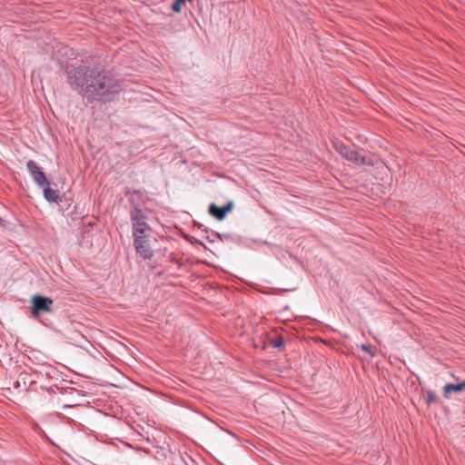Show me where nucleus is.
Segmentation results:
<instances>
[{
  "instance_id": "f03ea898",
  "label": "nucleus",
  "mask_w": 465,
  "mask_h": 465,
  "mask_svg": "<svg viewBox=\"0 0 465 465\" xmlns=\"http://www.w3.org/2000/svg\"><path fill=\"white\" fill-rule=\"evenodd\" d=\"M130 219L132 223L133 236L146 234L151 232V227L146 223V215L143 211L137 206H134L130 213Z\"/></svg>"
},
{
  "instance_id": "7ed1b4c3",
  "label": "nucleus",
  "mask_w": 465,
  "mask_h": 465,
  "mask_svg": "<svg viewBox=\"0 0 465 465\" xmlns=\"http://www.w3.org/2000/svg\"><path fill=\"white\" fill-rule=\"evenodd\" d=\"M335 150L346 160L357 165H372V162L361 155L359 152L352 150L350 146L341 142L336 141L333 143Z\"/></svg>"
},
{
  "instance_id": "20e7f679",
  "label": "nucleus",
  "mask_w": 465,
  "mask_h": 465,
  "mask_svg": "<svg viewBox=\"0 0 465 465\" xmlns=\"http://www.w3.org/2000/svg\"><path fill=\"white\" fill-rule=\"evenodd\" d=\"M54 302L52 299L35 295L31 299V313L35 318H37L42 313H49L52 312V305Z\"/></svg>"
},
{
  "instance_id": "ddd939ff",
  "label": "nucleus",
  "mask_w": 465,
  "mask_h": 465,
  "mask_svg": "<svg viewBox=\"0 0 465 465\" xmlns=\"http://www.w3.org/2000/svg\"><path fill=\"white\" fill-rule=\"evenodd\" d=\"M451 392V390L448 388V384L444 386L443 389V396L448 399L450 397V393Z\"/></svg>"
},
{
  "instance_id": "9d476101",
  "label": "nucleus",
  "mask_w": 465,
  "mask_h": 465,
  "mask_svg": "<svg viewBox=\"0 0 465 465\" xmlns=\"http://www.w3.org/2000/svg\"><path fill=\"white\" fill-rule=\"evenodd\" d=\"M361 349L363 351H366L368 352L369 354H371V356H374L375 355V352H376V349L374 347H372L371 345L370 344H362L361 346Z\"/></svg>"
},
{
  "instance_id": "1a4fd4ad",
  "label": "nucleus",
  "mask_w": 465,
  "mask_h": 465,
  "mask_svg": "<svg viewBox=\"0 0 465 465\" xmlns=\"http://www.w3.org/2000/svg\"><path fill=\"white\" fill-rule=\"evenodd\" d=\"M448 388L451 390V392H460L465 389V380L458 384L448 383Z\"/></svg>"
},
{
  "instance_id": "f257e3e1",
  "label": "nucleus",
  "mask_w": 465,
  "mask_h": 465,
  "mask_svg": "<svg viewBox=\"0 0 465 465\" xmlns=\"http://www.w3.org/2000/svg\"><path fill=\"white\" fill-rule=\"evenodd\" d=\"M67 81L74 91L88 101L99 99L121 90L118 81L109 72L87 65L69 68Z\"/></svg>"
},
{
  "instance_id": "6e6552de",
  "label": "nucleus",
  "mask_w": 465,
  "mask_h": 465,
  "mask_svg": "<svg viewBox=\"0 0 465 465\" xmlns=\"http://www.w3.org/2000/svg\"><path fill=\"white\" fill-rule=\"evenodd\" d=\"M44 191V196L49 203H58L61 202V197L56 190L52 189L49 184L41 186Z\"/></svg>"
},
{
  "instance_id": "0eeeda50",
  "label": "nucleus",
  "mask_w": 465,
  "mask_h": 465,
  "mask_svg": "<svg viewBox=\"0 0 465 465\" xmlns=\"http://www.w3.org/2000/svg\"><path fill=\"white\" fill-rule=\"evenodd\" d=\"M232 206L233 203L232 202L228 203L226 205L223 207H219L216 204L212 203L209 206V213L217 220L222 221L225 218L227 213L232 209Z\"/></svg>"
},
{
  "instance_id": "423d86ee",
  "label": "nucleus",
  "mask_w": 465,
  "mask_h": 465,
  "mask_svg": "<svg viewBox=\"0 0 465 465\" xmlns=\"http://www.w3.org/2000/svg\"><path fill=\"white\" fill-rule=\"evenodd\" d=\"M27 171L29 172L30 175L32 176L34 182L38 186H45L48 185V181L45 177V174L44 172L40 169V167L37 165V163L33 161L29 160L26 163Z\"/></svg>"
},
{
  "instance_id": "f8f14e48",
  "label": "nucleus",
  "mask_w": 465,
  "mask_h": 465,
  "mask_svg": "<svg viewBox=\"0 0 465 465\" xmlns=\"http://www.w3.org/2000/svg\"><path fill=\"white\" fill-rule=\"evenodd\" d=\"M272 345L274 348L281 349L284 345V340L282 337H278L272 341Z\"/></svg>"
},
{
  "instance_id": "9b49d317",
  "label": "nucleus",
  "mask_w": 465,
  "mask_h": 465,
  "mask_svg": "<svg viewBox=\"0 0 465 465\" xmlns=\"http://www.w3.org/2000/svg\"><path fill=\"white\" fill-rule=\"evenodd\" d=\"M184 3L182 1V0H175V2L173 3V5H172V10L173 12H176V13H179L181 10H182V5H183Z\"/></svg>"
},
{
  "instance_id": "39448f33",
  "label": "nucleus",
  "mask_w": 465,
  "mask_h": 465,
  "mask_svg": "<svg viewBox=\"0 0 465 465\" xmlns=\"http://www.w3.org/2000/svg\"><path fill=\"white\" fill-rule=\"evenodd\" d=\"M149 235L150 233L133 236L136 252L144 260H149L153 256V252L148 242Z\"/></svg>"
}]
</instances>
